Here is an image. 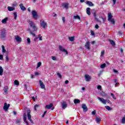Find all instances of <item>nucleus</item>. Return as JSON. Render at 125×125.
I'll return each instance as SVG.
<instances>
[{
    "label": "nucleus",
    "instance_id": "nucleus-1",
    "mask_svg": "<svg viewBox=\"0 0 125 125\" xmlns=\"http://www.w3.org/2000/svg\"><path fill=\"white\" fill-rule=\"evenodd\" d=\"M6 30L5 29H3L0 30V38L1 40H4L6 37Z\"/></svg>",
    "mask_w": 125,
    "mask_h": 125
},
{
    "label": "nucleus",
    "instance_id": "nucleus-2",
    "mask_svg": "<svg viewBox=\"0 0 125 125\" xmlns=\"http://www.w3.org/2000/svg\"><path fill=\"white\" fill-rule=\"evenodd\" d=\"M40 25L42 28L45 29L47 27V23L43 20H41L40 21Z\"/></svg>",
    "mask_w": 125,
    "mask_h": 125
},
{
    "label": "nucleus",
    "instance_id": "nucleus-3",
    "mask_svg": "<svg viewBox=\"0 0 125 125\" xmlns=\"http://www.w3.org/2000/svg\"><path fill=\"white\" fill-rule=\"evenodd\" d=\"M27 117H28V120L33 124V122L32 119L31 118L32 117V116L31 115V110L28 109L27 111Z\"/></svg>",
    "mask_w": 125,
    "mask_h": 125
},
{
    "label": "nucleus",
    "instance_id": "nucleus-4",
    "mask_svg": "<svg viewBox=\"0 0 125 125\" xmlns=\"http://www.w3.org/2000/svg\"><path fill=\"white\" fill-rule=\"evenodd\" d=\"M29 24L30 25L31 27H32V29L35 31V32L37 31L38 30V28L36 25H35V23L32 21H29Z\"/></svg>",
    "mask_w": 125,
    "mask_h": 125
},
{
    "label": "nucleus",
    "instance_id": "nucleus-5",
    "mask_svg": "<svg viewBox=\"0 0 125 125\" xmlns=\"http://www.w3.org/2000/svg\"><path fill=\"white\" fill-rule=\"evenodd\" d=\"M15 40L18 43H20L21 42V37H19L18 35L15 36Z\"/></svg>",
    "mask_w": 125,
    "mask_h": 125
},
{
    "label": "nucleus",
    "instance_id": "nucleus-6",
    "mask_svg": "<svg viewBox=\"0 0 125 125\" xmlns=\"http://www.w3.org/2000/svg\"><path fill=\"white\" fill-rule=\"evenodd\" d=\"M9 107H10V104H7V103H5L4 104L3 109L4 110V111H7Z\"/></svg>",
    "mask_w": 125,
    "mask_h": 125
},
{
    "label": "nucleus",
    "instance_id": "nucleus-7",
    "mask_svg": "<svg viewBox=\"0 0 125 125\" xmlns=\"http://www.w3.org/2000/svg\"><path fill=\"white\" fill-rule=\"evenodd\" d=\"M52 107H53L52 108ZM45 108H46V109H51V110H54V107L53 106V104H50L49 105H46V106H45Z\"/></svg>",
    "mask_w": 125,
    "mask_h": 125
},
{
    "label": "nucleus",
    "instance_id": "nucleus-8",
    "mask_svg": "<svg viewBox=\"0 0 125 125\" xmlns=\"http://www.w3.org/2000/svg\"><path fill=\"white\" fill-rule=\"evenodd\" d=\"M32 14L34 19H38V14L37 13V12H36V11H32Z\"/></svg>",
    "mask_w": 125,
    "mask_h": 125
},
{
    "label": "nucleus",
    "instance_id": "nucleus-9",
    "mask_svg": "<svg viewBox=\"0 0 125 125\" xmlns=\"http://www.w3.org/2000/svg\"><path fill=\"white\" fill-rule=\"evenodd\" d=\"M61 105L62 109H66L68 104H67V103H66V102L63 101L61 103Z\"/></svg>",
    "mask_w": 125,
    "mask_h": 125
},
{
    "label": "nucleus",
    "instance_id": "nucleus-10",
    "mask_svg": "<svg viewBox=\"0 0 125 125\" xmlns=\"http://www.w3.org/2000/svg\"><path fill=\"white\" fill-rule=\"evenodd\" d=\"M59 48L61 51L62 52H64V53H66V54H68V51L65 49L64 48L62 47V46H59Z\"/></svg>",
    "mask_w": 125,
    "mask_h": 125
},
{
    "label": "nucleus",
    "instance_id": "nucleus-11",
    "mask_svg": "<svg viewBox=\"0 0 125 125\" xmlns=\"http://www.w3.org/2000/svg\"><path fill=\"white\" fill-rule=\"evenodd\" d=\"M39 84L41 88L42 89H45V85L43 84V82L42 80L39 81Z\"/></svg>",
    "mask_w": 125,
    "mask_h": 125
},
{
    "label": "nucleus",
    "instance_id": "nucleus-12",
    "mask_svg": "<svg viewBox=\"0 0 125 125\" xmlns=\"http://www.w3.org/2000/svg\"><path fill=\"white\" fill-rule=\"evenodd\" d=\"M85 80L86 82H90V80H91V77L88 74H85Z\"/></svg>",
    "mask_w": 125,
    "mask_h": 125
},
{
    "label": "nucleus",
    "instance_id": "nucleus-13",
    "mask_svg": "<svg viewBox=\"0 0 125 125\" xmlns=\"http://www.w3.org/2000/svg\"><path fill=\"white\" fill-rule=\"evenodd\" d=\"M23 121L26 123V125H29V122L27 121V114L25 112L23 113Z\"/></svg>",
    "mask_w": 125,
    "mask_h": 125
},
{
    "label": "nucleus",
    "instance_id": "nucleus-14",
    "mask_svg": "<svg viewBox=\"0 0 125 125\" xmlns=\"http://www.w3.org/2000/svg\"><path fill=\"white\" fill-rule=\"evenodd\" d=\"M62 5L63 8H65V9H68L69 8V3H62Z\"/></svg>",
    "mask_w": 125,
    "mask_h": 125
},
{
    "label": "nucleus",
    "instance_id": "nucleus-15",
    "mask_svg": "<svg viewBox=\"0 0 125 125\" xmlns=\"http://www.w3.org/2000/svg\"><path fill=\"white\" fill-rule=\"evenodd\" d=\"M82 108H83L84 112H87V111L88 110L87 109V106H86V105L85 104H83L82 105Z\"/></svg>",
    "mask_w": 125,
    "mask_h": 125
},
{
    "label": "nucleus",
    "instance_id": "nucleus-16",
    "mask_svg": "<svg viewBox=\"0 0 125 125\" xmlns=\"http://www.w3.org/2000/svg\"><path fill=\"white\" fill-rule=\"evenodd\" d=\"M90 43V42H89V41H88L86 42V43L85 44V48L88 49V50H90V48L89 47Z\"/></svg>",
    "mask_w": 125,
    "mask_h": 125
},
{
    "label": "nucleus",
    "instance_id": "nucleus-17",
    "mask_svg": "<svg viewBox=\"0 0 125 125\" xmlns=\"http://www.w3.org/2000/svg\"><path fill=\"white\" fill-rule=\"evenodd\" d=\"M98 99H99L100 102H102L103 104H106V100L100 97H98Z\"/></svg>",
    "mask_w": 125,
    "mask_h": 125
},
{
    "label": "nucleus",
    "instance_id": "nucleus-18",
    "mask_svg": "<svg viewBox=\"0 0 125 125\" xmlns=\"http://www.w3.org/2000/svg\"><path fill=\"white\" fill-rule=\"evenodd\" d=\"M20 7L22 11H25V10H26V7H25V6H24V5L23 4V3H21L20 4Z\"/></svg>",
    "mask_w": 125,
    "mask_h": 125
},
{
    "label": "nucleus",
    "instance_id": "nucleus-19",
    "mask_svg": "<svg viewBox=\"0 0 125 125\" xmlns=\"http://www.w3.org/2000/svg\"><path fill=\"white\" fill-rule=\"evenodd\" d=\"M86 3L89 5V6H94V4H93V3L90 1H87Z\"/></svg>",
    "mask_w": 125,
    "mask_h": 125
},
{
    "label": "nucleus",
    "instance_id": "nucleus-20",
    "mask_svg": "<svg viewBox=\"0 0 125 125\" xmlns=\"http://www.w3.org/2000/svg\"><path fill=\"white\" fill-rule=\"evenodd\" d=\"M3 90L5 93L7 94L8 93V86H5L3 88Z\"/></svg>",
    "mask_w": 125,
    "mask_h": 125
},
{
    "label": "nucleus",
    "instance_id": "nucleus-21",
    "mask_svg": "<svg viewBox=\"0 0 125 125\" xmlns=\"http://www.w3.org/2000/svg\"><path fill=\"white\" fill-rule=\"evenodd\" d=\"M7 9L8 11H13V10H15V8L13 7L8 6Z\"/></svg>",
    "mask_w": 125,
    "mask_h": 125
},
{
    "label": "nucleus",
    "instance_id": "nucleus-22",
    "mask_svg": "<svg viewBox=\"0 0 125 125\" xmlns=\"http://www.w3.org/2000/svg\"><path fill=\"white\" fill-rule=\"evenodd\" d=\"M3 75V69L2 67L0 66V76H2Z\"/></svg>",
    "mask_w": 125,
    "mask_h": 125
},
{
    "label": "nucleus",
    "instance_id": "nucleus-23",
    "mask_svg": "<svg viewBox=\"0 0 125 125\" xmlns=\"http://www.w3.org/2000/svg\"><path fill=\"white\" fill-rule=\"evenodd\" d=\"M108 21H109V20H112V18H113V16L112 15V14L111 13H108Z\"/></svg>",
    "mask_w": 125,
    "mask_h": 125
},
{
    "label": "nucleus",
    "instance_id": "nucleus-24",
    "mask_svg": "<svg viewBox=\"0 0 125 125\" xmlns=\"http://www.w3.org/2000/svg\"><path fill=\"white\" fill-rule=\"evenodd\" d=\"M96 121L97 122V124H100V122H101V118L100 117L96 118Z\"/></svg>",
    "mask_w": 125,
    "mask_h": 125
},
{
    "label": "nucleus",
    "instance_id": "nucleus-25",
    "mask_svg": "<svg viewBox=\"0 0 125 125\" xmlns=\"http://www.w3.org/2000/svg\"><path fill=\"white\" fill-rule=\"evenodd\" d=\"M86 13L88 14V15H90L91 13H90V8L87 7L86 8Z\"/></svg>",
    "mask_w": 125,
    "mask_h": 125
},
{
    "label": "nucleus",
    "instance_id": "nucleus-26",
    "mask_svg": "<svg viewBox=\"0 0 125 125\" xmlns=\"http://www.w3.org/2000/svg\"><path fill=\"white\" fill-rule=\"evenodd\" d=\"M7 20H8V19L7 18H6L2 20V23L3 24H6V22H7Z\"/></svg>",
    "mask_w": 125,
    "mask_h": 125
},
{
    "label": "nucleus",
    "instance_id": "nucleus-27",
    "mask_svg": "<svg viewBox=\"0 0 125 125\" xmlns=\"http://www.w3.org/2000/svg\"><path fill=\"white\" fill-rule=\"evenodd\" d=\"M109 41L110 44H111V45H112V46H115V45H116V43H115V42H114V41L109 40Z\"/></svg>",
    "mask_w": 125,
    "mask_h": 125
},
{
    "label": "nucleus",
    "instance_id": "nucleus-28",
    "mask_svg": "<svg viewBox=\"0 0 125 125\" xmlns=\"http://www.w3.org/2000/svg\"><path fill=\"white\" fill-rule=\"evenodd\" d=\"M2 52H3V53H5V52H6V50H5V47L3 45H2Z\"/></svg>",
    "mask_w": 125,
    "mask_h": 125
},
{
    "label": "nucleus",
    "instance_id": "nucleus-29",
    "mask_svg": "<svg viewBox=\"0 0 125 125\" xmlns=\"http://www.w3.org/2000/svg\"><path fill=\"white\" fill-rule=\"evenodd\" d=\"M74 102L75 104H78V103H80L81 102V101H80L79 99H75L74 100Z\"/></svg>",
    "mask_w": 125,
    "mask_h": 125
},
{
    "label": "nucleus",
    "instance_id": "nucleus-30",
    "mask_svg": "<svg viewBox=\"0 0 125 125\" xmlns=\"http://www.w3.org/2000/svg\"><path fill=\"white\" fill-rule=\"evenodd\" d=\"M69 40L70 42H74L75 40V37H71L69 38Z\"/></svg>",
    "mask_w": 125,
    "mask_h": 125
},
{
    "label": "nucleus",
    "instance_id": "nucleus-31",
    "mask_svg": "<svg viewBox=\"0 0 125 125\" xmlns=\"http://www.w3.org/2000/svg\"><path fill=\"white\" fill-rule=\"evenodd\" d=\"M74 19H78L79 20H81V17L79 15L74 16Z\"/></svg>",
    "mask_w": 125,
    "mask_h": 125
},
{
    "label": "nucleus",
    "instance_id": "nucleus-32",
    "mask_svg": "<svg viewBox=\"0 0 125 125\" xmlns=\"http://www.w3.org/2000/svg\"><path fill=\"white\" fill-rule=\"evenodd\" d=\"M108 21L111 22V23H112L113 25H115V20L114 19H112L111 20H109Z\"/></svg>",
    "mask_w": 125,
    "mask_h": 125
},
{
    "label": "nucleus",
    "instance_id": "nucleus-33",
    "mask_svg": "<svg viewBox=\"0 0 125 125\" xmlns=\"http://www.w3.org/2000/svg\"><path fill=\"white\" fill-rule=\"evenodd\" d=\"M93 16L95 20H96V21H99L98 19H97V18L96 17V13L95 12L93 13Z\"/></svg>",
    "mask_w": 125,
    "mask_h": 125
},
{
    "label": "nucleus",
    "instance_id": "nucleus-34",
    "mask_svg": "<svg viewBox=\"0 0 125 125\" xmlns=\"http://www.w3.org/2000/svg\"><path fill=\"white\" fill-rule=\"evenodd\" d=\"M13 14H14V18L15 20H16V19H17V13L15 12H14Z\"/></svg>",
    "mask_w": 125,
    "mask_h": 125
},
{
    "label": "nucleus",
    "instance_id": "nucleus-35",
    "mask_svg": "<svg viewBox=\"0 0 125 125\" xmlns=\"http://www.w3.org/2000/svg\"><path fill=\"white\" fill-rule=\"evenodd\" d=\"M105 108H106V110H108V111H111V110H112V108L109 106H105Z\"/></svg>",
    "mask_w": 125,
    "mask_h": 125
},
{
    "label": "nucleus",
    "instance_id": "nucleus-36",
    "mask_svg": "<svg viewBox=\"0 0 125 125\" xmlns=\"http://www.w3.org/2000/svg\"><path fill=\"white\" fill-rule=\"evenodd\" d=\"M122 124H125V117H124L122 118V119L121 120Z\"/></svg>",
    "mask_w": 125,
    "mask_h": 125
},
{
    "label": "nucleus",
    "instance_id": "nucleus-37",
    "mask_svg": "<svg viewBox=\"0 0 125 125\" xmlns=\"http://www.w3.org/2000/svg\"><path fill=\"white\" fill-rule=\"evenodd\" d=\"M39 106H40V104H36L34 106V110H35V111H37V108H39Z\"/></svg>",
    "mask_w": 125,
    "mask_h": 125
},
{
    "label": "nucleus",
    "instance_id": "nucleus-38",
    "mask_svg": "<svg viewBox=\"0 0 125 125\" xmlns=\"http://www.w3.org/2000/svg\"><path fill=\"white\" fill-rule=\"evenodd\" d=\"M14 83H15V85H19V82H18V81H17V80H15L14 81Z\"/></svg>",
    "mask_w": 125,
    "mask_h": 125
},
{
    "label": "nucleus",
    "instance_id": "nucleus-39",
    "mask_svg": "<svg viewBox=\"0 0 125 125\" xmlns=\"http://www.w3.org/2000/svg\"><path fill=\"white\" fill-rule=\"evenodd\" d=\"M105 67H106V63H104L103 64H102L100 66V67L102 68V69H103L104 68H105Z\"/></svg>",
    "mask_w": 125,
    "mask_h": 125
},
{
    "label": "nucleus",
    "instance_id": "nucleus-40",
    "mask_svg": "<svg viewBox=\"0 0 125 125\" xmlns=\"http://www.w3.org/2000/svg\"><path fill=\"white\" fill-rule=\"evenodd\" d=\"M29 30L30 31V34L31 35H33V37H36V34H35V33H33V31H31L30 29H29Z\"/></svg>",
    "mask_w": 125,
    "mask_h": 125
},
{
    "label": "nucleus",
    "instance_id": "nucleus-41",
    "mask_svg": "<svg viewBox=\"0 0 125 125\" xmlns=\"http://www.w3.org/2000/svg\"><path fill=\"white\" fill-rule=\"evenodd\" d=\"M105 53V50H103L101 51V57H102L103 55H104V54Z\"/></svg>",
    "mask_w": 125,
    "mask_h": 125
},
{
    "label": "nucleus",
    "instance_id": "nucleus-42",
    "mask_svg": "<svg viewBox=\"0 0 125 125\" xmlns=\"http://www.w3.org/2000/svg\"><path fill=\"white\" fill-rule=\"evenodd\" d=\"M26 41L28 44H30L31 43V39H30L29 38L26 39Z\"/></svg>",
    "mask_w": 125,
    "mask_h": 125
},
{
    "label": "nucleus",
    "instance_id": "nucleus-43",
    "mask_svg": "<svg viewBox=\"0 0 125 125\" xmlns=\"http://www.w3.org/2000/svg\"><path fill=\"white\" fill-rule=\"evenodd\" d=\"M41 66H42V62H39L37 64V68H39V67H41Z\"/></svg>",
    "mask_w": 125,
    "mask_h": 125
},
{
    "label": "nucleus",
    "instance_id": "nucleus-44",
    "mask_svg": "<svg viewBox=\"0 0 125 125\" xmlns=\"http://www.w3.org/2000/svg\"><path fill=\"white\" fill-rule=\"evenodd\" d=\"M0 60L3 61V55H0Z\"/></svg>",
    "mask_w": 125,
    "mask_h": 125
},
{
    "label": "nucleus",
    "instance_id": "nucleus-45",
    "mask_svg": "<svg viewBox=\"0 0 125 125\" xmlns=\"http://www.w3.org/2000/svg\"><path fill=\"white\" fill-rule=\"evenodd\" d=\"M97 88L99 90H101V89L102 88V86H101V85H99L97 86Z\"/></svg>",
    "mask_w": 125,
    "mask_h": 125
},
{
    "label": "nucleus",
    "instance_id": "nucleus-46",
    "mask_svg": "<svg viewBox=\"0 0 125 125\" xmlns=\"http://www.w3.org/2000/svg\"><path fill=\"white\" fill-rule=\"evenodd\" d=\"M52 60L55 61L57 60V58L55 56H52Z\"/></svg>",
    "mask_w": 125,
    "mask_h": 125
},
{
    "label": "nucleus",
    "instance_id": "nucleus-47",
    "mask_svg": "<svg viewBox=\"0 0 125 125\" xmlns=\"http://www.w3.org/2000/svg\"><path fill=\"white\" fill-rule=\"evenodd\" d=\"M57 75L59 76V78H60V79H62V75H61L60 73H58Z\"/></svg>",
    "mask_w": 125,
    "mask_h": 125
},
{
    "label": "nucleus",
    "instance_id": "nucleus-48",
    "mask_svg": "<svg viewBox=\"0 0 125 125\" xmlns=\"http://www.w3.org/2000/svg\"><path fill=\"white\" fill-rule=\"evenodd\" d=\"M120 85V83H115V87H117V86H119Z\"/></svg>",
    "mask_w": 125,
    "mask_h": 125
},
{
    "label": "nucleus",
    "instance_id": "nucleus-49",
    "mask_svg": "<svg viewBox=\"0 0 125 125\" xmlns=\"http://www.w3.org/2000/svg\"><path fill=\"white\" fill-rule=\"evenodd\" d=\"M96 114V111L95 110L92 112V115H93L94 116Z\"/></svg>",
    "mask_w": 125,
    "mask_h": 125
},
{
    "label": "nucleus",
    "instance_id": "nucleus-50",
    "mask_svg": "<svg viewBox=\"0 0 125 125\" xmlns=\"http://www.w3.org/2000/svg\"><path fill=\"white\" fill-rule=\"evenodd\" d=\"M47 111H45L44 112V113L43 114L42 116V117L43 118L44 117V116H45V114H46Z\"/></svg>",
    "mask_w": 125,
    "mask_h": 125
},
{
    "label": "nucleus",
    "instance_id": "nucleus-51",
    "mask_svg": "<svg viewBox=\"0 0 125 125\" xmlns=\"http://www.w3.org/2000/svg\"><path fill=\"white\" fill-rule=\"evenodd\" d=\"M106 103H108V104H112V102H111V101L109 100H106Z\"/></svg>",
    "mask_w": 125,
    "mask_h": 125
},
{
    "label": "nucleus",
    "instance_id": "nucleus-52",
    "mask_svg": "<svg viewBox=\"0 0 125 125\" xmlns=\"http://www.w3.org/2000/svg\"><path fill=\"white\" fill-rule=\"evenodd\" d=\"M6 60L7 62H8V61H9V58H8V56L7 55L6 56Z\"/></svg>",
    "mask_w": 125,
    "mask_h": 125
},
{
    "label": "nucleus",
    "instance_id": "nucleus-53",
    "mask_svg": "<svg viewBox=\"0 0 125 125\" xmlns=\"http://www.w3.org/2000/svg\"><path fill=\"white\" fill-rule=\"evenodd\" d=\"M90 33H91V35L92 36H94L95 34H94V32H93V31L91 30Z\"/></svg>",
    "mask_w": 125,
    "mask_h": 125
},
{
    "label": "nucleus",
    "instance_id": "nucleus-54",
    "mask_svg": "<svg viewBox=\"0 0 125 125\" xmlns=\"http://www.w3.org/2000/svg\"><path fill=\"white\" fill-rule=\"evenodd\" d=\"M62 20L63 23H64L65 22V17H62Z\"/></svg>",
    "mask_w": 125,
    "mask_h": 125
},
{
    "label": "nucleus",
    "instance_id": "nucleus-55",
    "mask_svg": "<svg viewBox=\"0 0 125 125\" xmlns=\"http://www.w3.org/2000/svg\"><path fill=\"white\" fill-rule=\"evenodd\" d=\"M111 97L113 99H116V98L115 97V95L114 94H111Z\"/></svg>",
    "mask_w": 125,
    "mask_h": 125
},
{
    "label": "nucleus",
    "instance_id": "nucleus-56",
    "mask_svg": "<svg viewBox=\"0 0 125 125\" xmlns=\"http://www.w3.org/2000/svg\"><path fill=\"white\" fill-rule=\"evenodd\" d=\"M16 124H20V120H17L16 121Z\"/></svg>",
    "mask_w": 125,
    "mask_h": 125
},
{
    "label": "nucleus",
    "instance_id": "nucleus-57",
    "mask_svg": "<svg viewBox=\"0 0 125 125\" xmlns=\"http://www.w3.org/2000/svg\"><path fill=\"white\" fill-rule=\"evenodd\" d=\"M35 76H39L40 75V73L39 72H35Z\"/></svg>",
    "mask_w": 125,
    "mask_h": 125
},
{
    "label": "nucleus",
    "instance_id": "nucleus-58",
    "mask_svg": "<svg viewBox=\"0 0 125 125\" xmlns=\"http://www.w3.org/2000/svg\"><path fill=\"white\" fill-rule=\"evenodd\" d=\"M95 28H96V29H98L99 28L98 24H96L95 26Z\"/></svg>",
    "mask_w": 125,
    "mask_h": 125
},
{
    "label": "nucleus",
    "instance_id": "nucleus-59",
    "mask_svg": "<svg viewBox=\"0 0 125 125\" xmlns=\"http://www.w3.org/2000/svg\"><path fill=\"white\" fill-rule=\"evenodd\" d=\"M65 84H68L69 83V81L66 80L65 81Z\"/></svg>",
    "mask_w": 125,
    "mask_h": 125
},
{
    "label": "nucleus",
    "instance_id": "nucleus-60",
    "mask_svg": "<svg viewBox=\"0 0 125 125\" xmlns=\"http://www.w3.org/2000/svg\"><path fill=\"white\" fill-rule=\"evenodd\" d=\"M113 72L114 73H119V72L118 71V70H116V69H113Z\"/></svg>",
    "mask_w": 125,
    "mask_h": 125
},
{
    "label": "nucleus",
    "instance_id": "nucleus-61",
    "mask_svg": "<svg viewBox=\"0 0 125 125\" xmlns=\"http://www.w3.org/2000/svg\"><path fill=\"white\" fill-rule=\"evenodd\" d=\"M112 1L113 2V4H116V1H117V0H112Z\"/></svg>",
    "mask_w": 125,
    "mask_h": 125
},
{
    "label": "nucleus",
    "instance_id": "nucleus-62",
    "mask_svg": "<svg viewBox=\"0 0 125 125\" xmlns=\"http://www.w3.org/2000/svg\"><path fill=\"white\" fill-rule=\"evenodd\" d=\"M27 10H28V11L29 12H31V8H30V7H29V8H28Z\"/></svg>",
    "mask_w": 125,
    "mask_h": 125
},
{
    "label": "nucleus",
    "instance_id": "nucleus-63",
    "mask_svg": "<svg viewBox=\"0 0 125 125\" xmlns=\"http://www.w3.org/2000/svg\"><path fill=\"white\" fill-rule=\"evenodd\" d=\"M32 98L33 101H36V98H35V97H32Z\"/></svg>",
    "mask_w": 125,
    "mask_h": 125
},
{
    "label": "nucleus",
    "instance_id": "nucleus-64",
    "mask_svg": "<svg viewBox=\"0 0 125 125\" xmlns=\"http://www.w3.org/2000/svg\"><path fill=\"white\" fill-rule=\"evenodd\" d=\"M118 34H119L120 36H121V35H122V32H121V31H119V32H118Z\"/></svg>",
    "mask_w": 125,
    "mask_h": 125
}]
</instances>
